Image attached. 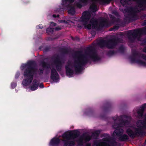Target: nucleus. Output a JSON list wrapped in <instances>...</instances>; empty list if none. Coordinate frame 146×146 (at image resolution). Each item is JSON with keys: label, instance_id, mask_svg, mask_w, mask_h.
<instances>
[{"label": "nucleus", "instance_id": "obj_1", "mask_svg": "<svg viewBox=\"0 0 146 146\" xmlns=\"http://www.w3.org/2000/svg\"><path fill=\"white\" fill-rule=\"evenodd\" d=\"M36 65V63L34 61H30L27 63L22 64V70L25 69L23 76L26 78L22 82L23 85L26 86L31 83L34 76L37 74V69L35 67Z\"/></svg>", "mask_w": 146, "mask_h": 146}, {"label": "nucleus", "instance_id": "obj_2", "mask_svg": "<svg viewBox=\"0 0 146 146\" xmlns=\"http://www.w3.org/2000/svg\"><path fill=\"white\" fill-rule=\"evenodd\" d=\"M91 16V14L89 11H86L82 13L80 20L83 23V25L85 28H87L88 29H90L91 28L92 25L93 28L95 29L98 27L102 28L108 26V21L107 19L105 18L101 19L99 26L97 20L94 18H92L90 21V23L92 25L90 24L87 25L88 22Z\"/></svg>", "mask_w": 146, "mask_h": 146}, {"label": "nucleus", "instance_id": "obj_3", "mask_svg": "<svg viewBox=\"0 0 146 146\" xmlns=\"http://www.w3.org/2000/svg\"><path fill=\"white\" fill-rule=\"evenodd\" d=\"M82 53V51L78 50L76 51L74 54V57L76 59L74 60L73 66L76 73L80 72L83 69V67L89 61L86 55Z\"/></svg>", "mask_w": 146, "mask_h": 146}, {"label": "nucleus", "instance_id": "obj_4", "mask_svg": "<svg viewBox=\"0 0 146 146\" xmlns=\"http://www.w3.org/2000/svg\"><path fill=\"white\" fill-rule=\"evenodd\" d=\"M145 35L146 27H144L128 31L127 37L128 39L132 42L137 39L138 41L142 42V45H146V38L143 39L141 38L143 35Z\"/></svg>", "mask_w": 146, "mask_h": 146}, {"label": "nucleus", "instance_id": "obj_5", "mask_svg": "<svg viewBox=\"0 0 146 146\" xmlns=\"http://www.w3.org/2000/svg\"><path fill=\"white\" fill-rule=\"evenodd\" d=\"M65 61V60L63 58H62L61 60H60L58 55L56 57L53 61L56 68H52L51 70L50 78L51 79L54 81L58 80L59 74L57 71L60 72L61 71L63 65Z\"/></svg>", "mask_w": 146, "mask_h": 146}, {"label": "nucleus", "instance_id": "obj_6", "mask_svg": "<svg viewBox=\"0 0 146 146\" xmlns=\"http://www.w3.org/2000/svg\"><path fill=\"white\" fill-rule=\"evenodd\" d=\"M123 41L121 38L113 36L112 38L109 39L107 41L104 40H100L98 43V45L101 48L106 47L109 49H113L119 43Z\"/></svg>", "mask_w": 146, "mask_h": 146}, {"label": "nucleus", "instance_id": "obj_7", "mask_svg": "<svg viewBox=\"0 0 146 146\" xmlns=\"http://www.w3.org/2000/svg\"><path fill=\"white\" fill-rule=\"evenodd\" d=\"M113 119L114 121V123L113 125V127L115 128L123 127L125 125H128L129 121L127 120H123L122 116H117L113 117Z\"/></svg>", "mask_w": 146, "mask_h": 146}, {"label": "nucleus", "instance_id": "obj_8", "mask_svg": "<svg viewBox=\"0 0 146 146\" xmlns=\"http://www.w3.org/2000/svg\"><path fill=\"white\" fill-rule=\"evenodd\" d=\"M102 140L103 141L101 142L95 143V146H116L117 145L115 139L111 137H105Z\"/></svg>", "mask_w": 146, "mask_h": 146}, {"label": "nucleus", "instance_id": "obj_9", "mask_svg": "<svg viewBox=\"0 0 146 146\" xmlns=\"http://www.w3.org/2000/svg\"><path fill=\"white\" fill-rule=\"evenodd\" d=\"M86 54L94 62L98 61L101 60L100 57L98 56L95 48L92 46L87 48Z\"/></svg>", "mask_w": 146, "mask_h": 146}, {"label": "nucleus", "instance_id": "obj_10", "mask_svg": "<svg viewBox=\"0 0 146 146\" xmlns=\"http://www.w3.org/2000/svg\"><path fill=\"white\" fill-rule=\"evenodd\" d=\"M79 135V132L77 130H75L65 132L62 135V137L64 140L70 141L77 138Z\"/></svg>", "mask_w": 146, "mask_h": 146}, {"label": "nucleus", "instance_id": "obj_11", "mask_svg": "<svg viewBox=\"0 0 146 146\" xmlns=\"http://www.w3.org/2000/svg\"><path fill=\"white\" fill-rule=\"evenodd\" d=\"M126 132L129 137L132 138H134L137 135V134L139 135L142 136L143 135L146 134V132L143 131L140 128H136L134 131L130 128L127 129Z\"/></svg>", "mask_w": 146, "mask_h": 146}, {"label": "nucleus", "instance_id": "obj_12", "mask_svg": "<svg viewBox=\"0 0 146 146\" xmlns=\"http://www.w3.org/2000/svg\"><path fill=\"white\" fill-rule=\"evenodd\" d=\"M138 56V53L135 51H133L132 55L130 57L131 62H132L137 63L138 64L141 65L145 66L146 62L140 59H136V57Z\"/></svg>", "mask_w": 146, "mask_h": 146}, {"label": "nucleus", "instance_id": "obj_13", "mask_svg": "<svg viewBox=\"0 0 146 146\" xmlns=\"http://www.w3.org/2000/svg\"><path fill=\"white\" fill-rule=\"evenodd\" d=\"M91 139V137L89 135H86L85 133L81 135L78 140V143L82 145L84 141L86 142L89 141Z\"/></svg>", "mask_w": 146, "mask_h": 146}, {"label": "nucleus", "instance_id": "obj_14", "mask_svg": "<svg viewBox=\"0 0 146 146\" xmlns=\"http://www.w3.org/2000/svg\"><path fill=\"white\" fill-rule=\"evenodd\" d=\"M60 141L61 140L60 138L54 137L50 140L49 145L50 146H59Z\"/></svg>", "mask_w": 146, "mask_h": 146}, {"label": "nucleus", "instance_id": "obj_15", "mask_svg": "<svg viewBox=\"0 0 146 146\" xmlns=\"http://www.w3.org/2000/svg\"><path fill=\"white\" fill-rule=\"evenodd\" d=\"M65 68L66 76L70 77H72L74 74V71L73 70L69 67V65L66 66Z\"/></svg>", "mask_w": 146, "mask_h": 146}, {"label": "nucleus", "instance_id": "obj_16", "mask_svg": "<svg viewBox=\"0 0 146 146\" xmlns=\"http://www.w3.org/2000/svg\"><path fill=\"white\" fill-rule=\"evenodd\" d=\"M75 0H62V5L66 7H70Z\"/></svg>", "mask_w": 146, "mask_h": 146}, {"label": "nucleus", "instance_id": "obj_17", "mask_svg": "<svg viewBox=\"0 0 146 146\" xmlns=\"http://www.w3.org/2000/svg\"><path fill=\"white\" fill-rule=\"evenodd\" d=\"M146 104H143L138 110L137 113L139 117H143L145 109L146 108Z\"/></svg>", "mask_w": 146, "mask_h": 146}, {"label": "nucleus", "instance_id": "obj_18", "mask_svg": "<svg viewBox=\"0 0 146 146\" xmlns=\"http://www.w3.org/2000/svg\"><path fill=\"white\" fill-rule=\"evenodd\" d=\"M39 86V83L37 82V81L36 79L33 80L32 83V85L31 87V90L32 91H34L38 88Z\"/></svg>", "mask_w": 146, "mask_h": 146}, {"label": "nucleus", "instance_id": "obj_19", "mask_svg": "<svg viewBox=\"0 0 146 146\" xmlns=\"http://www.w3.org/2000/svg\"><path fill=\"white\" fill-rule=\"evenodd\" d=\"M111 104L110 102H108L103 107V110L105 112H107L111 110Z\"/></svg>", "mask_w": 146, "mask_h": 146}, {"label": "nucleus", "instance_id": "obj_20", "mask_svg": "<svg viewBox=\"0 0 146 146\" xmlns=\"http://www.w3.org/2000/svg\"><path fill=\"white\" fill-rule=\"evenodd\" d=\"M67 9H69L68 10V13L72 15H73L75 13V8L72 5L70 7H66Z\"/></svg>", "mask_w": 146, "mask_h": 146}, {"label": "nucleus", "instance_id": "obj_21", "mask_svg": "<svg viewBox=\"0 0 146 146\" xmlns=\"http://www.w3.org/2000/svg\"><path fill=\"white\" fill-rule=\"evenodd\" d=\"M64 146H74L75 144V142L74 141H68V140H64Z\"/></svg>", "mask_w": 146, "mask_h": 146}, {"label": "nucleus", "instance_id": "obj_22", "mask_svg": "<svg viewBox=\"0 0 146 146\" xmlns=\"http://www.w3.org/2000/svg\"><path fill=\"white\" fill-rule=\"evenodd\" d=\"M114 131V133H115L116 135L119 136V137L121 135L123 131V130L122 129L120 128H117Z\"/></svg>", "mask_w": 146, "mask_h": 146}, {"label": "nucleus", "instance_id": "obj_23", "mask_svg": "<svg viewBox=\"0 0 146 146\" xmlns=\"http://www.w3.org/2000/svg\"><path fill=\"white\" fill-rule=\"evenodd\" d=\"M128 136L126 134L121 135L119 137V140L122 141H126L129 139Z\"/></svg>", "mask_w": 146, "mask_h": 146}, {"label": "nucleus", "instance_id": "obj_24", "mask_svg": "<svg viewBox=\"0 0 146 146\" xmlns=\"http://www.w3.org/2000/svg\"><path fill=\"white\" fill-rule=\"evenodd\" d=\"M79 2L76 3V5L78 8H81L82 6L81 3H86L88 0H79Z\"/></svg>", "mask_w": 146, "mask_h": 146}, {"label": "nucleus", "instance_id": "obj_25", "mask_svg": "<svg viewBox=\"0 0 146 146\" xmlns=\"http://www.w3.org/2000/svg\"><path fill=\"white\" fill-rule=\"evenodd\" d=\"M109 17L111 19V21L113 23L115 22H119L120 21V19L119 18H116L115 17L111 15H110Z\"/></svg>", "mask_w": 146, "mask_h": 146}, {"label": "nucleus", "instance_id": "obj_26", "mask_svg": "<svg viewBox=\"0 0 146 146\" xmlns=\"http://www.w3.org/2000/svg\"><path fill=\"white\" fill-rule=\"evenodd\" d=\"M113 0H98L100 3L101 4L104 5L105 4H108L110 3V2Z\"/></svg>", "mask_w": 146, "mask_h": 146}, {"label": "nucleus", "instance_id": "obj_27", "mask_svg": "<svg viewBox=\"0 0 146 146\" xmlns=\"http://www.w3.org/2000/svg\"><path fill=\"white\" fill-rule=\"evenodd\" d=\"M40 64L42 66V67L44 69V68H49V65L48 64L47 62H45L44 61H43L41 62Z\"/></svg>", "mask_w": 146, "mask_h": 146}, {"label": "nucleus", "instance_id": "obj_28", "mask_svg": "<svg viewBox=\"0 0 146 146\" xmlns=\"http://www.w3.org/2000/svg\"><path fill=\"white\" fill-rule=\"evenodd\" d=\"M90 9L92 12L95 13L98 11L97 7L96 5L93 4L90 6Z\"/></svg>", "mask_w": 146, "mask_h": 146}, {"label": "nucleus", "instance_id": "obj_29", "mask_svg": "<svg viewBox=\"0 0 146 146\" xmlns=\"http://www.w3.org/2000/svg\"><path fill=\"white\" fill-rule=\"evenodd\" d=\"M60 51L63 54H67L69 52V51L67 49L64 48H61Z\"/></svg>", "mask_w": 146, "mask_h": 146}, {"label": "nucleus", "instance_id": "obj_30", "mask_svg": "<svg viewBox=\"0 0 146 146\" xmlns=\"http://www.w3.org/2000/svg\"><path fill=\"white\" fill-rule=\"evenodd\" d=\"M54 30V28H48L46 29V33L48 34H53Z\"/></svg>", "mask_w": 146, "mask_h": 146}, {"label": "nucleus", "instance_id": "obj_31", "mask_svg": "<svg viewBox=\"0 0 146 146\" xmlns=\"http://www.w3.org/2000/svg\"><path fill=\"white\" fill-rule=\"evenodd\" d=\"M145 117L144 120L141 121V124L143 125V128L146 129V115H145Z\"/></svg>", "mask_w": 146, "mask_h": 146}, {"label": "nucleus", "instance_id": "obj_32", "mask_svg": "<svg viewBox=\"0 0 146 146\" xmlns=\"http://www.w3.org/2000/svg\"><path fill=\"white\" fill-rule=\"evenodd\" d=\"M100 132L101 131L100 130H96L92 133V136H93L98 137L99 136Z\"/></svg>", "mask_w": 146, "mask_h": 146}, {"label": "nucleus", "instance_id": "obj_33", "mask_svg": "<svg viewBox=\"0 0 146 146\" xmlns=\"http://www.w3.org/2000/svg\"><path fill=\"white\" fill-rule=\"evenodd\" d=\"M116 52L114 50H110L108 51L107 54L109 56L113 55L116 54Z\"/></svg>", "mask_w": 146, "mask_h": 146}, {"label": "nucleus", "instance_id": "obj_34", "mask_svg": "<svg viewBox=\"0 0 146 146\" xmlns=\"http://www.w3.org/2000/svg\"><path fill=\"white\" fill-rule=\"evenodd\" d=\"M118 50L120 53H123L125 52L124 48L123 46H121L119 48Z\"/></svg>", "mask_w": 146, "mask_h": 146}, {"label": "nucleus", "instance_id": "obj_35", "mask_svg": "<svg viewBox=\"0 0 146 146\" xmlns=\"http://www.w3.org/2000/svg\"><path fill=\"white\" fill-rule=\"evenodd\" d=\"M51 49V47L50 46H46L44 48V51L45 52H48Z\"/></svg>", "mask_w": 146, "mask_h": 146}, {"label": "nucleus", "instance_id": "obj_36", "mask_svg": "<svg viewBox=\"0 0 146 146\" xmlns=\"http://www.w3.org/2000/svg\"><path fill=\"white\" fill-rule=\"evenodd\" d=\"M44 69L43 68H39L38 69V74L39 75L42 74L44 71Z\"/></svg>", "mask_w": 146, "mask_h": 146}, {"label": "nucleus", "instance_id": "obj_37", "mask_svg": "<svg viewBox=\"0 0 146 146\" xmlns=\"http://www.w3.org/2000/svg\"><path fill=\"white\" fill-rule=\"evenodd\" d=\"M120 3L124 6L125 5L128 3V1L127 0H120Z\"/></svg>", "mask_w": 146, "mask_h": 146}, {"label": "nucleus", "instance_id": "obj_38", "mask_svg": "<svg viewBox=\"0 0 146 146\" xmlns=\"http://www.w3.org/2000/svg\"><path fill=\"white\" fill-rule=\"evenodd\" d=\"M119 28V26L118 25H114L113 27V28H112L110 30L112 31V30H116L118 29Z\"/></svg>", "mask_w": 146, "mask_h": 146}, {"label": "nucleus", "instance_id": "obj_39", "mask_svg": "<svg viewBox=\"0 0 146 146\" xmlns=\"http://www.w3.org/2000/svg\"><path fill=\"white\" fill-rule=\"evenodd\" d=\"M112 14L117 17L119 16V15L118 13L116 11H113L112 12Z\"/></svg>", "mask_w": 146, "mask_h": 146}, {"label": "nucleus", "instance_id": "obj_40", "mask_svg": "<svg viewBox=\"0 0 146 146\" xmlns=\"http://www.w3.org/2000/svg\"><path fill=\"white\" fill-rule=\"evenodd\" d=\"M17 86V84L13 82L11 84V87L12 88H15Z\"/></svg>", "mask_w": 146, "mask_h": 146}, {"label": "nucleus", "instance_id": "obj_41", "mask_svg": "<svg viewBox=\"0 0 146 146\" xmlns=\"http://www.w3.org/2000/svg\"><path fill=\"white\" fill-rule=\"evenodd\" d=\"M20 74V73L19 72H17L15 75V77L16 79H17L19 77Z\"/></svg>", "mask_w": 146, "mask_h": 146}, {"label": "nucleus", "instance_id": "obj_42", "mask_svg": "<svg viewBox=\"0 0 146 146\" xmlns=\"http://www.w3.org/2000/svg\"><path fill=\"white\" fill-rule=\"evenodd\" d=\"M61 29L62 28L61 27L58 26L56 27L55 29H55L56 31H58L61 30Z\"/></svg>", "mask_w": 146, "mask_h": 146}, {"label": "nucleus", "instance_id": "obj_43", "mask_svg": "<svg viewBox=\"0 0 146 146\" xmlns=\"http://www.w3.org/2000/svg\"><path fill=\"white\" fill-rule=\"evenodd\" d=\"M122 116V117L126 118H128L129 119H130L131 118V117L130 116H128L126 115H123Z\"/></svg>", "mask_w": 146, "mask_h": 146}, {"label": "nucleus", "instance_id": "obj_44", "mask_svg": "<svg viewBox=\"0 0 146 146\" xmlns=\"http://www.w3.org/2000/svg\"><path fill=\"white\" fill-rule=\"evenodd\" d=\"M59 22L61 23H64L65 24H67V21L64 20H60Z\"/></svg>", "mask_w": 146, "mask_h": 146}, {"label": "nucleus", "instance_id": "obj_45", "mask_svg": "<svg viewBox=\"0 0 146 146\" xmlns=\"http://www.w3.org/2000/svg\"><path fill=\"white\" fill-rule=\"evenodd\" d=\"M56 25V24L53 22H50V26H55Z\"/></svg>", "mask_w": 146, "mask_h": 146}, {"label": "nucleus", "instance_id": "obj_46", "mask_svg": "<svg viewBox=\"0 0 146 146\" xmlns=\"http://www.w3.org/2000/svg\"><path fill=\"white\" fill-rule=\"evenodd\" d=\"M38 29H42L43 28V26L41 24L39 25L38 26L36 27Z\"/></svg>", "mask_w": 146, "mask_h": 146}, {"label": "nucleus", "instance_id": "obj_47", "mask_svg": "<svg viewBox=\"0 0 146 146\" xmlns=\"http://www.w3.org/2000/svg\"><path fill=\"white\" fill-rule=\"evenodd\" d=\"M39 87L41 88H43L44 87V86L42 83H41L39 84Z\"/></svg>", "mask_w": 146, "mask_h": 146}, {"label": "nucleus", "instance_id": "obj_48", "mask_svg": "<svg viewBox=\"0 0 146 146\" xmlns=\"http://www.w3.org/2000/svg\"><path fill=\"white\" fill-rule=\"evenodd\" d=\"M60 16V15L58 14L56 15V14H53V17L54 18H56V17H59Z\"/></svg>", "mask_w": 146, "mask_h": 146}, {"label": "nucleus", "instance_id": "obj_49", "mask_svg": "<svg viewBox=\"0 0 146 146\" xmlns=\"http://www.w3.org/2000/svg\"><path fill=\"white\" fill-rule=\"evenodd\" d=\"M141 57L143 59L146 60V55L143 54Z\"/></svg>", "mask_w": 146, "mask_h": 146}, {"label": "nucleus", "instance_id": "obj_50", "mask_svg": "<svg viewBox=\"0 0 146 146\" xmlns=\"http://www.w3.org/2000/svg\"><path fill=\"white\" fill-rule=\"evenodd\" d=\"M72 39L73 40H78L79 39V38L77 37H75V38H74L73 37H72Z\"/></svg>", "mask_w": 146, "mask_h": 146}, {"label": "nucleus", "instance_id": "obj_51", "mask_svg": "<svg viewBox=\"0 0 146 146\" xmlns=\"http://www.w3.org/2000/svg\"><path fill=\"white\" fill-rule=\"evenodd\" d=\"M143 26L146 25V20H145L143 23Z\"/></svg>", "mask_w": 146, "mask_h": 146}, {"label": "nucleus", "instance_id": "obj_52", "mask_svg": "<svg viewBox=\"0 0 146 146\" xmlns=\"http://www.w3.org/2000/svg\"><path fill=\"white\" fill-rule=\"evenodd\" d=\"M143 51L146 53V46L143 49Z\"/></svg>", "mask_w": 146, "mask_h": 146}, {"label": "nucleus", "instance_id": "obj_53", "mask_svg": "<svg viewBox=\"0 0 146 146\" xmlns=\"http://www.w3.org/2000/svg\"><path fill=\"white\" fill-rule=\"evenodd\" d=\"M92 33H93L94 34H92V36H95V33L94 32H92L91 33V34H92Z\"/></svg>", "mask_w": 146, "mask_h": 146}, {"label": "nucleus", "instance_id": "obj_54", "mask_svg": "<svg viewBox=\"0 0 146 146\" xmlns=\"http://www.w3.org/2000/svg\"><path fill=\"white\" fill-rule=\"evenodd\" d=\"M45 72L46 74H48L49 72V71H48V70H46L45 71Z\"/></svg>", "mask_w": 146, "mask_h": 146}, {"label": "nucleus", "instance_id": "obj_55", "mask_svg": "<svg viewBox=\"0 0 146 146\" xmlns=\"http://www.w3.org/2000/svg\"><path fill=\"white\" fill-rule=\"evenodd\" d=\"M146 144V139L145 140L144 143L143 145H142V146H144Z\"/></svg>", "mask_w": 146, "mask_h": 146}, {"label": "nucleus", "instance_id": "obj_56", "mask_svg": "<svg viewBox=\"0 0 146 146\" xmlns=\"http://www.w3.org/2000/svg\"><path fill=\"white\" fill-rule=\"evenodd\" d=\"M140 128H139L140 129H141L142 128H144H144H143V125H142V126H141V125H140Z\"/></svg>", "mask_w": 146, "mask_h": 146}, {"label": "nucleus", "instance_id": "obj_57", "mask_svg": "<svg viewBox=\"0 0 146 146\" xmlns=\"http://www.w3.org/2000/svg\"><path fill=\"white\" fill-rule=\"evenodd\" d=\"M78 27L80 29H81L82 27L81 25L78 26Z\"/></svg>", "mask_w": 146, "mask_h": 146}, {"label": "nucleus", "instance_id": "obj_58", "mask_svg": "<svg viewBox=\"0 0 146 146\" xmlns=\"http://www.w3.org/2000/svg\"><path fill=\"white\" fill-rule=\"evenodd\" d=\"M144 17H146V14H145L144 15Z\"/></svg>", "mask_w": 146, "mask_h": 146}, {"label": "nucleus", "instance_id": "obj_59", "mask_svg": "<svg viewBox=\"0 0 146 146\" xmlns=\"http://www.w3.org/2000/svg\"><path fill=\"white\" fill-rule=\"evenodd\" d=\"M41 46L40 47H39V48L40 49H41V48H41Z\"/></svg>", "mask_w": 146, "mask_h": 146}, {"label": "nucleus", "instance_id": "obj_60", "mask_svg": "<svg viewBox=\"0 0 146 146\" xmlns=\"http://www.w3.org/2000/svg\"><path fill=\"white\" fill-rule=\"evenodd\" d=\"M90 146V145H89V146Z\"/></svg>", "mask_w": 146, "mask_h": 146}]
</instances>
